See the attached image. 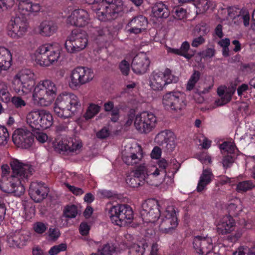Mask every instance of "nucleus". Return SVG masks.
Segmentation results:
<instances>
[{"label": "nucleus", "mask_w": 255, "mask_h": 255, "mask_svg": "<svg viewBox=\"0 0 255 255\" xmlns=\"http://www.w3.org/2000/svg\"><path fill=\"white\" fill-rule=\"evenodd\" d=\"M35 76L32 71L24 69L13 77L11 87L18 95L32 94L33 103L39 107L50 106L54 101V112L58 117L67 119L74 116L81 107L79 99L71 92H64L57 96L58 89L51 80L45 79L35 84Z\"/></svg>", "instance_id": "obj_1"}, {"label": "nucleus", "mask_w": 255, "mask_h": 255, "mask_svg": "<svg viewBox=\"0 0 255 255\" xmlns=\"http://www.w3.org/2000/svg\"><path fill=\"white\" fill-rule=\"evenodd\" d=\"M140 214L144 226L153 227L164 233H171L178 224L175 208L168 206L161 213L158 202L155 199H148L142 203Z\"/></svg>", "instance_id": "obj_2"}, {"label": "nucleus", "mask_w": 255, "mask_h": 255, "mask_svg": "<svg viewBox=\"0 0 255 255\" xmlns=\"http://www.w3.org/2000/svg\"><path fill=\"white\" fill-rule=\"evenodd\" d=\"M167 165V161L161 159L155 164L140 166L136 171L135 176L127 177V184L133 188L139 187L144 182L155 186L162 185L165 188L172 186L173 179L167 176L166 169Z\"/></svg>", "instance_id": "obj_3"}, {"label": "nucleus", "mask_w": 255, "mask_h": 255, "mask_svg": "<svg viewBox=\"0 0 255 255\" xmlns=\"http://www.w3.org/2000/svg\"><path fill=\"white\" fill-rule=\"evenodd\" d=\"M12 171L8 177H3L0 181V188L4 192L16 197L22 195L25 191L23 183L25 182L33 170L32 166L14 159L10 162Z\"/></svg>", "instance_id": "obj_4"}, {"label": "nucleus", "mask_w": 255, "mask_h": 255, "mask_svg": "<svg viewBox=\"0 0 255 255\" xmlns=\"http://www.w3.org/2000/svg\"><path fill=\"white\" fill-rule=\"evenodd\" d=\"M41 9V4L33 0H19L18 13L11 18L8 26V35L13 38L22 37L28 29L26 17L35 16Z\"/></svg>", "instance_id": "obj_5"}, {"label": "nucleus", "mask_w": 255, "mask_h": 255, "mask_svg": "<svg viewBox=\"0 0 255 255\" xmlns=\"http://www.w3.org/2000/svg\"><path fill=\"white\" fill-rule=\"evenodd\" d=\"M92 4L99 20L102 21H110L116 18L119 13L123 11L122 0H86Z\"/></svg>", "instance_id": "obj_6"}, {"label": "nucleus", "mask_w": 255, "mask_h": 255, "mask_svg": "<svg viewBox=\"0 0 255 255\" xmlns=\"http://www.w3.org/2000/svg\"><path fill=\"white\" fill-rule=\"evenodd\" d=\"M61 51L62 48L59 43L45 44L38 47L31 57L40 66L49 67L58 61Z\"/></svg>", "instance_id": "obj_7"}, {"label": "nucleus", "mask_w": 255, "mask_h": 255, "mask_svg": "<svg viewBox=\"0 0 255 255\" xmlns=\"http://www.w3.org/2000/svg\"><path fill=\"white\" fill-rule=\"evenodd\" d=\"M95 77L93 70L87 67L78 66L72 69L67 78L69 87L77 89L81 86L91 82Z\"/></svg>", "instance_id": "obj_8"}, {"label": "nucleus", "mask_w": 255, "mask_h": 255, "mask_svg": "<svg viewBox=\"0 0 255 255\" xmlns=\"http://www.w3.org/2000/svg\"><path fill=\"white\" fill-rule=\"evenodd\" d=\"M26 123L33 129H45L53 123V118L50 112L45 110H34L26 116Z\"/></svg>", "instance_id": "obj_9"}, {"label": "nucleus", "mask_w": 255, "mask_h": 255, "mask_svg": "<svg viewBox=\"0 0 255 255\" xmlns=\"http://www.w3.org/2000/svg\"><path fill=\"white\" fill-rule=\"evenodd\" d=\"M178 81V78L173 75L169 69L166 68L163 71H153L149 78V85L154 91H161L166 85Z\"/></svg>", "instance_id": "obj_10"}, {"label": "nucleus", "mask_w": 255, "mask_h": 255, "mask_svg": "<svg viewBox=\"0 0 255 255\" xmlns=\"http://www.w3.org/2000/svg\"><path fill=\"white\" fill-rule=\"evenodd\" d=\"M88 37L85 31H72L65 42V47L67 51L70 53H75L84 50L88 45Z\"/></svg>", "instance_id": "obj_11"}, {"label": "nucleus", "mask_w": 255, "mask_h": 255, "mask_svg": "<svg viewBox=\"0 0 255 255\" xmlns=\"http://www.w3.org/2000/svg\"><path fill=\"white\" fill-rule=\"evenodd\" d=\"M109 214L112 222L119 226H125L130 224L133 218L132 209L126 205L112 207Z\"/></svg>", "instance_id": "obj_12"}, {"label": "nucleus", "mask_w": 255, "mask_h": 255, "mask_svg": "<svg viewBox=\"0 0 255 255\" xmlns=\"http://www.w3.org/2000/svg\"><path fill=\"white\" fill-rule=\"evenodd\" d=\"M162 104L166 110L179 112L186 107V97L181 92H169L163 96Z\"/></svg>", "instance_id": "obj_13"}, {"label": "nucleus", "mask_w": 255, "mask_h": 255, "mask_svg": "<svg viewBox=\"0 0 255 255\" xmlns=\"http://www.w3.org/2000/svg\"><path fill=\"white\" fill-rule=\"evenodd\" d=\"M156 124L157 118L151 112H143L135 116L134 126L140 133L150 132L155 128Z\"/></svg>", "instance_id": "obj_14"}, {"label": "nucleus", "mask_w": 255, "mask_h": 255, "mask_svg": "<svg viewBox=\"0 0 255 255\" xmlns=\"http://www.w3.org/2000/svg\"><path fill=\"white\" fill-rule=\"evenodd\" d=\"M193 248L195 252L201 255H209L212 254L218 255L216 253L217 247H214L211 237L203 234L194 237L192 242Z\"/></svg>", "instance_id": "obj_15"}, {"label": "nucleus", "mask_w": 255, "mask_h": 255, "mask_svg": "<svg viewBox=\"0 0 255 255\" xmlns=\"http://www.w3.org/2000/svg\"><path fill=\"white\" fill-rule=\"evenodd\" d=\"M66 23L78 27H83L91 22V17L88 12L82 8L72 10L67 16Z\"/></svg>", "instance_id": "obj_16"}, {"label": "nucleus", "mask_w": 255, "mask_h": 255, "mask_svg": "<svg viewBox=\"0 0 255 255\" xmlns=\"http://www.w3.org/2000/svg\"><path fill=\"white\" fill-rule=\"evenodd\" d=\"M12 139L16 146L25 149L29 148L34 140L31 132L24 128L15 129L13 132Z\"/></svg>", "instance_id": "obj_17"}, {"label": "nucleus", "mask_w": 255, "mask_h": 255, "mask_svg": "<svg viewBox=\"0 0 255 255\" xmlns=\"http://www.w3.org/2000/svg\"><path fill=\"white\" fill-rule=\"evenodd\" d=\"M143 158L142 149L139 145L135 143L127 147L123 152V160L128 165L139 163Z\"/></svg>", "instance_id": "obj_18"}, {"label": "nucleus", "mask_w": 255, "mask_h": 255, "mask_svg": "<svg viewBox=\"0 0 255 255\" xmlns=\"http://www.w3.org/2000/svg\"><path fill=\"white\" fill-rule=\"evenodd\" d=\"M176 136L170 130H164L159 132L154 138V142L158 145L165 144V147L169 151H172L176 146Z\"/></svg>", "instance_id": "obj_19"}, {"label": "nucleus", "mask_w": 255, "mask_h": 255, "mask_svg": "<svg viewBox=\"0 0 255 255\" xmlns=\"http://www.w3.org/2000/svg\"><path fill=\"white\" fill-rule=\"evenodd\" d=\"M150 63L146 54L141 52L134 57L131 63L132 69L136 74H144L148 70Z\"/></svg>", "instance_id": "obj_20"}, {"label": "nucleus", "mask_w": 255, "mask_h": 255, "mask_svg": "<svg viewBox=\"0 0 255 255\" xmlns=\"http://www.w3.org/2000/svg\"><path fill=\"white\" fill-rule=\"evenodd\" d=\"M148 21L143 15H140L133 17L126 26L127 31L130 33H140L147 29Z\"/></svg>", "instance_id": "obj_21"}, {"label": "nucleus", "mask_w": 255, "mask_h": 255, "mask_svg": "<svg viewBox=\"0 0 255 255\" xmlns=\"http://www.w3.org/2000/svg\"><path fill=\"white\" fill-rule=\"evenodd\" d=\"M48 189L44 184L41 182H32L29 187V194L31 198L35 202H39L48 194Z\"/></svg>", "instance_id": "obj_22"}, {"label": "nucleus", "mask_w": 255, "mask_h": 255, "mask_svg": "<svg viewBox=\"0 0 255 255\" xmlns=\"http://www.w3.org/2000/svg\"><path fill=\"white\" fill-rule=\"evenodd\" d=\"M29 239V237L27 233L23 231H16L8 234L7 242L9 247L20 248L25 245Z\"/></svg>", "instance_id": "obj_23"}, {"label": "nucleus", "mask_w": 255, "mask_h": 255, "mask_svg": "<svg viewBox=\"0 0 255 255\" xmlns=\"http://www.w3.org/2000/svg\"><path fill=\"white\" fill-rule=\"evenodd\" d=\"M235 223L230 216H224L216 222L217 232L219 234L226 235L234 230Z\"/></svg>", "instance_id": "obj_24"}, {"label": "nucleus", "mask_w": 255, "mask_h": 255, "mask_svg": "<svg viewBox=\"0 0 255 255\" xmlns=\"http://www.w3.org/2000/svg\"><path fill=\"white\" fill-rule=\"evenodd\" d=\"M57 24L50 20L42 21L36 28L38 33L43 36L49 37L53 35L57 30Z\"/></svg>", "instance_id": "obj_25"}, {"label": "nucleus", "mask_w": 255, "mask_h": 255, "mask_svg": "<svg viewBox=\"0 0 255 255\" xmlns=\"http://www.w3.org/2000/svg\"><path fill=\"white\" fill-rule=\"evenodd\" d=\"M217 93L220 99L215 101V104L217 106H221L230 101L232 95L235 93V89L233 87L227 88L225 86H220L218 89Z\"/></svg>", "instance_id": "obj_26"}, {"label": "nucleus", "mask_w": 255, "mask_h": 255, "mask_svg": "<svg viewBox=\"0 0 255 255\" xmlns=\"http://www.w3.org/2000/svg\"><path fill=\"white\" fill-rule=\"evenodd\" d=\"M12 60L10 51L4 47H0V72L8 70L12 65Z\"/></svg>", "instance_id": "obj_27"}, {"label": "nucleus", "mask_w": 255, "mask_h": 255, "mask_svg": "<svg viewBox=\"0 0 255 255\" xmlns=\"http://www.w3.org/2000/svg\"><path fill=\"white\" fill-rule=\"evenodd\" d=\"M126 247L129 248V255H143L148 244L145 240H141L132 245L126 243Z\"/></svg>", "instance_id": "obj_28"}, {"label": "nucleus", "mask_w": 255, "mask_h": 255, "mask_svg": "<svg viewBox=\"0 0 255 255\" xmlns=\"http://www.w3.org/2000/svg\"><path fill=\"white\" fill-rule=\"evenodd\" d=\"M213 175L209 169H204L201 175L197 187V190L201 192L211 182L213 178Z\"/></svg>", "instance_id": "obj_29"}, {"label": "nucleus", "mask_w": 255, "mask_h": 255, "mask_svg": "<svg viewBox=\"0 0 255 255\" xmlns=\"http://www.w3.org/2000/svg\"><path fill=\"white\" fill-rule=\"evenodd\" d=\"M152 13L156 18H165L169 15L167 7L162 3H156L152 7Z\"/></svg>", "instance_id": "obj_30"}, {"label": "nucleus", "mask_w": 255, "mask_h": 255, "mask_svg": "<svg viewBox=\"0 0 255 255\" xmlns=\"http://www.w3.org/2000/svg\"><path fill=\"white\" fill-rule=\"evenodd\" d=\"M194 5L197 14L203 13L213 8V3L210 0H195Z\"/></svg>", "instance_id": "obj_31"}, {"label": "nucleus", "mask_w": 255, "mask_h": 255, "mask_svg": "<svg viewBox=\"0 0 255 255\" xmlns=\"http://www.w3.org/2000/svg\"><path fill=\"white\" fill-rule=\"evenodd\" d=\"M68 139L58 137L52 140L51 144L55 151L61 152L68 151Z\"/></svg>", "instance_id": "obj_32"}, {"label": "nucleus", "mask_w": 255, "mask_h": 255, "mask_svg": "<svg viewBox=\"0 0 255 255\" xmlns=\"http://www.w3.org/2000/svg\"><path fill=\"white\" fill-rule=\"evenodd\" d=\"M219 148L222 153L232 154L236 153L238 150L232 140L224 141L220 144Z\"/></svg>", "instance_id": "obj_33"}, {"label": "nucleus", "mask_w": 255, "mask_h": 255, "mask_svg": "<svg viewBox=\"0 0 255 255\" xmlns=\"http://www.w3.org/2000/svg\"><path fill=\"white\" fill-rule=\"evenodd\" d=\"M100 109L101 107L98 105L91 103L88 106L83 118L85 120L91 119L99 113Z\"/></svg>", "instance_id": "obj_34"}, {"label": "nucleus", "mask_w": 255, "mask_h": 255, "mask_svg": "<svg viewBox=\"0 0 255 255\" xmlns=\"http://www.w3.org/2000/svg\"><path fill=\"white\" fill-rule=\"evenodd\" d=\"M0 100L4 103H8L10 100L7 84L3 81H0Z\"/></svg>", "instance_id": "obj_35"}, {"label": "nucleus", "mask_w": 255, "mask_h": 255, "mask_svg": "<svg viewBox=\"0 0 255 255\" xmlns=\"http://www.w3.org/2000/svg\"><path fill=\"white\" fill-rule=\"evenodd\" d=\"M68 151L71 153H79L82 147L81 141L76 139H70L68 140Z\"/></svg>", "instance_id": "obj_36"}, {"label": "nucleus", "mask_w": 255, "mask_h": 255, "mask_svg": "<svg viewBox=\"0 0 255 255\" xmlns=\"http://www.w3.org/2000/svg\"><path fill=\"white\" fill-rule=\"evenodd\" d=\"M78 214L77 206L74 205H69L63 209V215L66 218L71 219L76 217Z\"/></svg>", "instance_id": "obj_37"}, {"label": "nucleus", "mask_w": 255, "mask_h": 255, "mask_svg": "<svg viewBox=\"0 0 255 255\" xmlns=\"http://www.w3.org/2000/svg\"><path fill=\"white\" fill-rule=\"evenodd\" d=\"M98 252L101 255H112L118 251L113 244L108 243L104 245L101 249H99Z\"/></svg>", "instance_id": "obj_38"}, {"label": "nucleus", "mask_w": 255, "mask_h": 255, "mask_svg": "<svg viewBox=\"0 0 255 255\" xmlns=\"http://www.w3.org/2000/svg\"><path fill=\"white\" fill-rule=\"evenodd\" d=\"M9 139V134L7 128L0 125V146H5Z\"/></svg>", "instance_id": "obj_39"}, {"label": "nucleus", "mask_w": 255, "mask_h": 255, "mask_svg": "<svg viewBox=\"0 0 255 255\" xmlns=\"http://www.w3.org/2000/svg\"><path fill=\"white\" fill-rule=\"evenodd\" d=\"M11 102L12 105L17 109H21L25 107L26 105V102L20 96H14L10 98Z\"/></svg>", "instance_id": "obj_40"}, {"label": "nucleus", "mask_w": 255, "mask_h": 255, "mask_svg": "<svg viewBox=\"0 0 255 255\" xmlns=\"http://www.w3.org/2000/svg\"><path fill=\"white\" fill-rule=\"evenodd\" d=\"M200 73L198 71H195L191 75L187 84L186 89L187 90L191 91L194 88L196 84L199 81L200 78Z\"/></svg>", "instance_id": "obj_41"}, {"label": "nucleus", "mask_w": 255, "mask_h": 255, "mask_svg": "<svg viewBox=\"0 0 255 255\" xmlns=\"http://www.w3.org/2000/svg\"><path fill=\"white\" fill-rule=\"evenodd\" d=\"M190 49V44L188 41H184L183 42L180 48V55L184 57L187 59H190L193 56V54H190L188 53V51H189Z\"/></svg>", "instance_id": "obj_42"}, {"label": "nucleus", "mask_w": 255, "mask_h": 255, "mask_svg": "<svg viewBox=\"0 0 255 255\" xmlns=\"http://www.w3.org/2000/svg\"><path fill=\"white\" fill-rule=\"evenodd\" d=\"M254 185L250 181L240 182L237 186L236 190L238 192H244L251 189Z\"/></svg>", "instance_id": "obj_43"}, {"label": "nucleus", "mask_w": 255, "mask_h": 255, "mask_svg": "<svg viewBox=\"0 0 255 255\" xmlns=\"http://www.w3.org/2000/svg\"><path fill=\"white\" fill-rule=\"evenodd\" d=\"M67 249L66 244L62 243L58 245L54 246L48 251L49 255H57L61 252L65 251Z\"/></svg>", "instance_id": "obj_44"}, {"label": "nucleus", "mask_w": 255, "mask_h": 255, "mask_svg": "<svg viewBox=\"0 0 255 255\" xmlns=\"http://www.w3.org/2000/svg\"><path fill=\"white\" fill-rule=\"evenodd\" d=\"M209 31V27L204 23H201L197 25L194 30V34L199 33L201 34L200 35H203V36L204 35L207 34Z\"/></svg>", "instance_id": "obj_45"}, {"label": "nucleus", "mask_w": 255, "mask_h": 255, "mask_svg": "<svg viewBox=\"0 0 255 255\" xmlns=\"http://www.w3.org/2000/svg\"><path fill=\"white\" fill-rule=\"evenodd\" d=\"M233 255H255V249L242 247L234 252Z\"/></svg>", "instance_id": "obj_46"}, {"label": "nucleus", "mask_w": 255, "mask_h": 255, "mask_svg": "<svg viewBox=\"0 0 255 255\" xmlns=\"http://www.w3.org/2000/svg\"><path fill=\"white\" fill-rule=\"evenodd\" d=\"M47 228V225L40 222H36L33 225L34 231L38 234H42L44 233Z\"/></svg>", "instance_id": "obj_47"}, {"label": "nucleus", "mask_w": 255, "mask_h": 255, "mask_svg": "<svg viewBox=\"0 0 255 255\" xmlns=\"http://www.w3.org/2000/svg\"><path fill=\"white\" fill-rule=\"evenodd\" d=\"M240 203V200L238 199L235 200L234 203H230L228 207L229 212L232 214H236V212L240 211L241 210Z\"/></svg>", "instance_id": "obj_48"}, {"label": "nucleus", "mask_w": 255, "mask_h": 255, "mask_svg": "<svg viewBox=\"0 0 255 255\" xmlns=\"http://www.w3.org/2000/svg\"><path fill=\"white\" fill-rule=\"evenodd\" d=\"M173 15L175 19L181 20L186 17V11L182 8L178 7L175 9Z\"/></svg>", "instance_id": "obj_49"}, {"label": "nucleus", "mask_w": 255, "mask_h": 255, "mask_svg": "<svg viewBox=\"0 0 255 255\" xmlns=\"http://www.w3.org/2000/svg\"><path fill=\"white\" fill-rule=\"evenodd\" d=\"M35 138L40 143L48 142L50 144L51 143L52 140H50V138L45 133L38 132L35 134Z\"/></svg>", "instance_id": "obj_50"}, {"label": "nucleus", "mask_w": 255, "mask_h": 255, "mask_svg": "<svg viewBox=\"0 0 255 255\" xmlns=\"http://www.w3.org/2000/svg\"><path fill=\"white\" fill-rule=\"evenodd\" d=\"M205 39L203 35L194 38L191 43V45L193 47H198L199 46L203 44L205 42Z\"/></svg>", "instance_id": "obj_51"}, {"label": "nucleus", "mask_w": 255, "mask_h": 255, "mask_svg": "<svg viewBox=\"0 0 255 255\" xmlns=\"http://www.w3.org/2000/svg\"><path fill=\"white\" fill-rule=\"evenodd\" d=\"M239 9L236 7H230L228 9V13L229 18L230 19H236L238 18Z\"/></svg>", "instance_id": "obj_52"}, {"label": "nucleus", "mask_w": 255, "mask_h": 255, "mask_svg": "<svg viewBox=\"0 0 255 255\" xmlns=\"http://www.w3.org/2000/svg\"><path fill=\"white\" fill-rule=\"evenodd\" d=\"M120 68L123 74L127 75L129 71V65L126 60H123L120 64Z\"/></svg>", "instance_id": "obj_53"}, {"label": "nucleus", "mask_w": 255, "mask_h": 255, "mask_svg": "<svg viewBox=\"0 0 255 255\" xmlns=\"http://www.w3.org/2000/svg\"><path fill=\"white\" fill-rule=\"evenodd\" d=\"M90 229V226L85 222L82 223L79 227V232L83 236L87 235L89 233Z\"/></svg>", "instance_id": "obj_54"}, {"label": "nucleus", "mask_w": 255, "mask_h": 255, "mask_svg": "<svg viewBox=\"0 0 255 255\" xmlns=\"http://www.w3.org/2000/svg\"><path fill=\"white\" fill-rule=\"evenodd\" d=\"M66 186L73 194L76 196L81 195L84 193V191L80 188L71 186L68 184H66Z\"/></svg>", "instance_id": "obj_55"}, {"label": "nucleus", "mask_w": 255, "mask_h": 255, "mask_svg": "<svg viewBox=\"0 0 255 255\" xmlns=\"http://www.w3.org/2000/svg\"><path fill=\"white\" fill-rule=\"evenodd\" d=\"M198 158L201 162L204 164H208L212 162V159L211 156L207 153H203L201 154Z\"/></svg>", "instance_id": "obj_56"}, {"label": "nucleus", "mask_w": 255, "mask_h": 255, "mask_svg": "<svg viewBox=\"0 0 255 255\" xmlns=\"http://www.w3.org/2000/svg\"><path fill=\"white\" fill-rule=\"evenodd\" d=\"M248 90L249 86L247 84H243L240 86L237 89L239 96L242 97L243 96H244Z\"/></svg>", "instance_id": "obj_57"}, {"label": "nucleus", "mask_w": 255, "mask_h": 255, "mask_svg": "<svg viewBox=\"0 0 255 255\" xmlns=\"http://www.w3.org/2000/svg\"><path fill=\"white\" fill-rule=\"evenodd\" d=\"M151 157L154 159H158L161 155V150L157 146H155L151 152Z\"/></svg>", "instance_id": "obj_58"}, {"label": "nucleus", "mask_w": 255, "mask_h": 255, "mask_svg": "<svg viewBox=\"0 0 255 255\" xmlns=\"http://www.w3.org/2000/svg\"><path fill=\"white\" fill-rule=\"evenodd\" d=\"M233 162V158L231 155L225 156L223 159L222 163L225 168L230 167Z\"/></svg>", "instance_id": "obj_59"}, {"label": "nucleus", "mask_w": 255, "mask_h": 255, "mask_svg": "<svg viewBox=\"0 0 255 255\" xmlns=\"http://www.w3.org/2000/svg\"><path fill=\"white\" fill-rule=\"evenodd\" d=\"M60 236V232L57 229L50 228L49 231V237L52 240L57 239Z\"/></svg>", "instance_id": "obj_60"}, {"label": "nucleus", "mask_w": 255, "mask_h": 255, "mask_svg": "<svg viewBox=\"0 0 255 255\" xmlns=\"http://www.w3.org/2000/svg\"><path fill=\"white\" fill-rule=\"evenodd\" d=\"M238 19L242 20L245 26H247L250 23V15L248 13H246L244 15L240 14L238 15Z\"/></svg>", "instance_id": "obj_61"}, {"label": "nucleus", "mask_w": 255, "mask_h": 255, "mask_svg": "<svg viewBox=\"0 0 255 255\" xmlns=\"http://www.w3.org/2000/svg\"><path fill=\"white\" fill-rule=\"evenodd\" d=\"M110 112H111V121L114 122H117L119 118V109L118 108H114Z\"/></svg>", "instance_id": "obj_62"}, {"label": "nucleus", "mask_w": 255, "mask_h": 255, "mask_svg": "<svg viewBox=\"0 0 255 255\" xmlns=\"http://www.w3.org/2000/svg\"><path fill=\"white\" fill-rule=\"evenodd\" d=\"M109 131L106 128H104L102 129L101 130H100L97 133V136L100 138H105L108 137L109 136Z\"/></svg>", "instance_id": "obj_63"}, {"label": "nucleus", "mask_w": 255, "mask_h": 255, "mask_svg": "<svg viewBox=\"0 0 255 255\" xmlns=\"http://www.w3.org/2000/svg\"><path fill=\"white\" fill-rule=\"evenodd\" d=\"M33 255H47L43 250L38 247H35L32 250Z\"/></svg>", "instance_id": "obj_64"}]
</instances>
